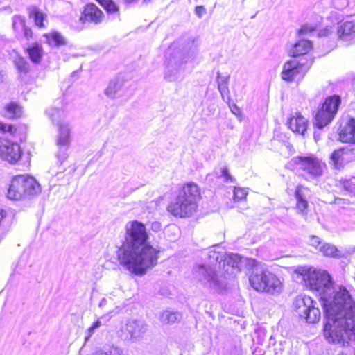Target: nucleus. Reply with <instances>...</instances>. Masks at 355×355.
Listing matches in <instances>:
<instances>
[{
  "label": "nucleus",
  "instance_id": "nucleus-10",
  "mask_svg": "<svg viewBox=\"0 0 355 355\" xmlns=\"http://www.w3.org/2000/svg\"><path fill=\"white\" fill-rule=\"evenodd\" d=\"M196 278L204 286L219 291L225 286V282L218 277L215 269L210 266L198 265L194 269Z\"/></svg>",
  "mask_w": 355,
  "mask_h": 355
},
{
  "label": "nucleus",
  "instance_id": "nucleus-41",
  "mask_svg": "<svg viewBox=\"0 0 355 355\" xmlns=\"http://www.w3.org/2000/svg\"><path fill=\"white\" fill-rule=\"evenodd\" d=\"M21 35H22L21 37L17 38V39L21 41L24 40V41L28 42L31 38H33V33L31 28L26 26L24 28V30L22 31Z\"/></svg>",
  "mask_w": 355,
  "mask_h": 355
},
{
  "label": "nucleus",
  "instance_id": "nucleus-32",
  "mask_svg": "<svg viewBox=\"0 0 355 355\" xmlns=\"http://www.w3.org/2000/svg\"><path fill=\"white\" fill-rule=\"evenodd\" d=\"M94 355H123V353L122 349L112 345L96 350Z\"/></svg>",
  "mask_w": 355,
  "mask_h": 355
},
{
  "label": "nucleus",
  "instance_id": "nucleus-22",
  "mask_svg": "<svg viewBox=\"0 0 355 355\" xmlns=\"http://www.w3.org/2000/svg\"><path fill=\"white\" fill-rule=\"evenodd\" d=\"M311 48L312 43L309 40H301L293 45L291 53L294 58H306L307 59H311L308 55V53Z\"/></svg>",
  "mask_w": 355,
  "mask_h": 355
},
{
  "label": "nucleus",
  "instance_id": "nucleus-5",
  "mask_svg": "<svg viewBox=\"0 0 355 355\" xmlns=\"http://www.w3.org/2000/svg\"><path fill=\"white\" fill-rule=\"evenodd\" d=\"M46 113L53 123L58 126L55 139L58 148L56 158L60 165H62L68 157V150L71 144V128L69 123L62 121L64 116V112L62 109L51 107L46 110Z\"/></svg>",
  "mask_w": 355,
  "mask_h": 355
},
{
  "label": "nucleus",
  "instance_id": "nucleus-52",
  "mask_svg": "<svg viewBox=\"0 0 355 355\" xmlns=\"http://www.w3.org/2000/svg\"><path fill=\"white\" fill-rule=\"evenodd\" d=\"M314 139L316 141L320 139V135L317 132L314 133Z\"/></svg>",
  "mask_w": 355,
  "mask_h": 355
},
{
  "label": "nucleus",
  "instance_id": "nucleus-31",
  "mask_svg": "<svg viewBox=\"0 0 355 355\" xmlns=\"http://www.w3.org/2000/svg\"><path fill=\"white\" fill-rule=\"evenodd\" d=\"M224 252H216L215 250H209L207 254L208 262L211 265L218 264V268H221Z\"/></svg>",
  "mask_w": 355,
  "mask_h": 355
},
{
  "label": "nucleus",
  "instance_id": "nucleus-6",
  "mask_svg": "<svg viewBox=\"0 0 355 355\" xmlns=\"http://www.w3.org/2000/svg\"><path fill=\"white\" fill-rule=\"evenodd\" d=\"M40 191V185L33 177L19 175L12 178L7 197L10 200H19L37 195Z\"/></svg>",
  "mask_w": 355,
  "mask_h": 355
},
{
  "label": "nucleus",
  "instance_id": "nucleus-56",
  "mask_svg": "<svg viewBox=\"0 0 355 355\" xmlns=\"http://www.w3.org/2000/svg\"><path fill=\"white\" fill-rule=\"evenodd\" d=\"M150 0H144V2L148 3Z\"/></svg>",
  "mask_w": 355,
  "mask_h": 355
},
{
  "label": "nucleus",
  "instance_id": "nucleus-37",
  "mask_svg": "<svg viewBox=\"0 0 355 355\" xmlns=\"http://www.w3.org/2000/svg\"><path fill=\"white\" fill-rule=\"evenodd\" d=\"M340 185L350 195L355 196V178L341 180Z\"/></svg>",
  "mask_w": 355,
  "mask_h": 355
},
{
  "label": "nucleus",
  "instance_id": "nucleus-3",
  "mask_svg": "<svg viewBox=\"0 0 355 355\" xmlns=\"http://www.w3.org/2000/svg\"><path fill=\"white\" fill-rule=\"evenodd\" d=\"M197 51L194 40L173 42L166 52L164 79L173 82L182 78L184 63L191 59Z\"/></svg>",
  "mask_w": 355,
  "mask_h": 355
},
{
  "label": "nucleus",
  "instance_id": "nucleus-13",
  "mask_svg": "<svg viewBox=\"0 0 355 355\" xmlns=\"http://www.w3.org/2000/svg\"><path fill=\"white\" fill-rule=\"evenodd\" d=\"M21 150L17 143L7 139L0 140V157L10 164L16 163L21 157Z\"/></svg>",
  "mask_w": 355,
  "mask_h": 355
},
{
  "label": "nucleus",
  "instance_id": "nucleus-7",
  "mask_svg": "<svg viewBox=\"0 0 355 355\" xmlns=\"http://www.w3.org/2000/svg\"><path fill=\"white\" fill-rule=\"evenodd\" d=\"M341 99L338 95L327 97L315 116V125L320 130L328 125L336 115Z\"/></svg>",
  "mask_w": 355,
  "mask_h": 355
},
{
  "label": "nucleus",
  "instance_id": "nucleus-39",
  "mask_svg": "<svg viewBox=\"0 0 355 355\" xmlns=\"http://www.w3.org/2000/svg\"><path fill=\"white\" fill-rule=\"evenodd\" d=\"M316 28H317V27L315 25L308 24H304V25L302 26V27L300 28V29L299 31V35H302L312 33L313 32L316 31Z\"/></svg>",
  "mask_w": 355,
  "mask_h": 355
},
{
  "label": "nucleus",
  "instance_id": "nucleus-20",
  "mask_svg": "<svg viewBox=\"0 0 355 355\" xmlns=\"http://www.w3.org/2000/svg\"><path fill=\"white\" fill-rule=\"evenodd\" d=\"M287 124L293 132L304 135L307 128L308 120L300 114L296 113L295 116H293L288 119Z\"/></svg>",
  "mask_w": 355,
  "mask_h": 355
},
{
  "label": "nucleus",
  "instance_id": "nucleus-24",
  "mask_svg": "<svg viewBox=\"0 0 355 355\" xmlns=\"http://www.w3.org/2000/svg\"><path fill=\"white\" fill-rule=\"evenodd\" d=\"M26 50L32 62L38 64L41 62L43 56V48L42 45L37 42H35L32 45L28 46Z\"/></svg>",
  "mask_w": 355,
  "mask_h": 355
},
{
  "label": "nucleus",
  "instance_id": "nucleus-12",
  "mask_svg": "<svg viewBox=\"0 0 355 355\" xmlns=\"http://www.w3.org/2000/svg\"><path fill=\"white\" fill-rule=\"evenodd\" d=\"M272 282L275 285L277 282V277L268 270L262 268H254L249 277L250 284L256 291H263L266 288V281Z\"/></svg>",
  "mask_w": 355,
  "mask_h": 355
},
{
  "label": "nucleus",
  "instance_id": "nucleus-17",
  "mask_svg": "<svg viewBox=\"0 0 355 355\" xmlns=\"http://www.w3.org/2000/svg\"><path fill=\"white\" fill-rule=\"evenodd\" d=\"M338 39L347 44L355 42V19L342 23L337 28Z\"/></svg>",
  "mask_w": 355,
  "mask_h": 355
},
{
  "label": "nucleus",
  "instance_id": "nucleus-46",
  "mask_svg": "<svg viewBox=\"0 0 355 355\" xmlns=\"http://www.w3.org/2000/svg\"><path fill=\"white\" fill-rule=\"evenodd\" d=\"M205 12L206 9L202 6H197L195 8V13L199 18H201Z\"/></svg>",
  "mask_w": 355,
  "mask_h": 355
},
{
  "label": "nucleus",
  "instance_id": "nucleus-16",
  "mask_svg": "<svg viewBox=\"0 0 355 355\" xmlns=\"http://www.w3.org/2000/svg\"><path fill=\"white\" fill-rule=\"evenodd\" d=\"M129 335V340L136 342L141 340L148 329L146 323L141 320H129L125 324V328Z\"/></svg>",
  "mask_w": 355,
  "mask_h": 355
},
{
  "label": "nucleus",
  "instance_id": "nucleus-51",
  "mask_svg": "<svg viewBox=\"0 0 355 355\" xmlns=\"http://www.w3.org/2000/svg\"><path fill=\"white\" fill-rule=\"evenodd\" d=\"M233 109H232V112L234 114H236L235 111L239 112V108L234 103L233 104Z\"/></svg>",
  "mask_w": 355,
  "mask_h": 355
},
{
  "label": "nucleus",
  "instance_id": "nucleus-58",
  "mask_svg": "<svg viewBox=\"0 0 355 355\" xmlns=\"http://www.w3.org/2000/svg\"><path fill=\"white\" fill-rule=\"evenodd\" d=\"M338 355H346V354H344V353H340V354H339Z\"/></svg>",
  "mask_w": 355,
  "mask_h": 355
},
{
  "label": "nucleus",
  "instance_id": "nucleus-30",
  "mask_svg": "<svg viewBox=\"0 0 355 355\" xmlns=\"http://www.w3.org/2000/svg\"><path fill=\"white\" fill-rule=\"evenodd\" d=\"M304 189L302 187H297L295 190V198L297 200V208L301 212H304L308 206V202L304 198L303 190Z\"/></svg>",
  "mask_w": 355,
  "mask_h": 355
},
{
  "label": "nucleus",
  "instance_id": "nucleus-55",
  "mask_svg": "<svg viewBox=\"0 0 355 355\" xmlns=\"http://www.w3.org/2000/svg\"><path fill=\"white\" fill-rule=\"evenodd\" d=\"M337 15V12H332L331 13V17H334L335 15Z\"/></svg>",
  "mask_w": 355,
  "mask_h": 355
},
{
  "label": "nucleus",
  "instance_id": "nucleus-48",
  "mask_svg": "<svg viewBox=\"0 0 355 355\" xmlns=\"http://www.w3.org/2000/svg\"><path fill=\"white\" fill-rule=\"evenodd\" d=\"M151 229L153 231L157 232L162 230V225L159 222L155 221L151 224Z\"/></svg>",
  "mask_w": 355,
  "mask_h": 355
},
{
  "label": "nucleus",
  "instance_id": "nucleus-47",
  "mask_svg": "<svg viewBox=\"0 0 355 355\" xmlns=\"http://www.w3.org/2000/svg\"><path fill=\"white\" fill-rule=\"evenodd\" d=\"M332 33L331 28H325L324 29L320 30L318 33V37H326L329 35V34Z\"/></svg>",
  "mask_w": 355,
  "mask_h": 355
},
{
  "label": "nucleus",
  "instance_id": "nucleus-42",
  "mask_svg": "<svg viewBox=\"0 0 355 355\" xmlns=\"http://www.w3.org/2000/svg\"><path fill=\"white\" fill-rule=\"evenodd\" d=\"M334 6L338 10H343L348 6L349 0H332Z\"/></svg>",
  "mask_w": 355,
  "mask_h": 355
},
{
  "label": "nucleus",
  "instance_id": "nucleus-26",
  "mask_svg": "<svg viewBox=\"0 0 355 355\" xmlns=\"http://www.w3.org/2000/svg\"><path fill=\"white\" fill-rule=\"evenodd\" d=\"M181 319L182 315L179 312L169 310L164 311L160 316V320L164 324H173Z\"/></svg>",
  "mask_w": 355,
  "mask_h": 355
},
{
  "label": "nucleus",
  "instance_id": "nucleus-53",
  "mask_svg": "<svg viewBox=\"0 0 355 355\" xmlns=\"http://www.w3.org/2000/svg\"><path fill=\"white\" fill-rule=\"evenodd\" d=\"M136 0H124V1L126 3H133L134 1H135Z\"/></svg>",
  "mask_w": 355,
  "mask_h": 355
},
{
  "label": "nucleus",
  "instance_id": "nucleus-54",
  "mask_svg": "<svg viewBox=\"0 0 355 355\" xmlns=\"http://www.w3.org/2000/svg\"><path fill=\"white\" fill-rule=\"evenodd\" d=\"M3 76L1 73V72H0V83L3 82Z\"/></svg>",
  "mask_w": 355,
  "mask_h": 355
},
{
  "label": "nucleus",
  "instance_id": "nucleus-2",
  "mask_svg": "<svg viewBox=\"0 0 355 355\" xmlns=\"http://www.w3.org/2000/svg\"><path fill=\"white\" fill-rule=\"evenodd\" d=\"M124 241L116 250L119 264L137 276H143L157 264L159 251L148 243L145 225L137 220L125 225Z\"/></svg>",
  "mask_w": 355,
  "mask_h": 355
},
{
  "label": "nucleus",
  "instance_id": "nucleus-33",
  "mask_svg": "<svg viewBox=\"0 0 355 355\" xmlns=\"http://www.w3.org/2000/svg\"><path fill=\"white\" fill-rule=\"evenodd\" d=\"M320 251L324 255L328 257H336L339 256V251L336 246L330 243H324L320 248Z\"/></svg>",
  "mask_w": 355,
  "mask_h": 355
},
{
  "label": "nucleus",
  "instance_id": "nucleus-38",
  "mask_svg": "<svg viewBox=\"0 0 355 355\" xmlns=\"http://www.w3.org/2000/svg\"><path fill=\"white\" fill-rule=\"evenodd\" d=\"M277 282L278 283H275V285H277V286H275V285H273V284H272V282L266 280V286H267L265 289H263V291H265V292H267L269 293H272V294L279 293L282 289V284H281L280 280L278 278H277Z\"/></svg>",
  "mask_w": 355,
  "mask_h": 355
},
{
  "label": "nucleus",
  "instance_id": "nucleus-27",
  "mask_svg": "<svg viewBox=\"0 0 355 355\" xmlns=\"http://www.w3.org/2000/svg\"><path fill=\"white\" fill-rule=\"evenodd\" d=\"M29 17L33 19L35 24L41 28L44 26V19L46 16L35 6H31L28 8Z\"/></svg>",
  "mask_w": 355,
  "mask_h": 355
},
{
  "label": "nucleus",
  "instance_id": "nucleus-15",
  "mask_svg": "<svg viewBox=\"0 0 355 355\" xmlns=\"http://www.w3.org/2000/svg\"><path fill=\"white\" fill-rule=\"evenodd\" d=\"M355 157V149L342 148L334 151L331 155V160L334 167L340 170Z\"/></svg>",
  "mask_w": 355,
  "mask_h": 355
},
{
  "label": "nucleus",
  "instance_id": "nucleus-57",
  "mask_svg": "<svg viewBox=\"0 0 355 355\" xmlns=\"http://www.w3.org/2000/svg\"><path fill=\"white\" fill-rule=\"evenodd\" d=\"M218 245H214L212 248H218Z\"/></svg>",
  "mask_w": 355,
  "mask_h": 355
},
{
  "label": "nucleus",
  "instance_id": "nucleus-19",
  "mask_svg": "<svg viewBox=\"0 0 355 355\" xmlns=\"http://www.w3.org/2000/svg\"><path fill=\"white\" fill-rule=\"evenodd\" d=\"M338 135L341 142L355 144V119L350 118L344 125H340Z\"/></svg>",
  "mask_w": 355,
  "mask_h": 355
},
{
  "label": "nucleus",
  "instance_id": "nucleus-14",
  "mask_svg": "<svg viewBox=\"0 0 355 355\" xmlns=\"http://www.w3.org/2000/svg\"><path fill=\"white\" fill-rule=\"evenodd\" d=\"M241 259L238 254L225 253L220 269L223 270L225 278L234 277L241 271Z\"/></svg>",
  "mask_w": 355,
  "mask_h": 355
},
{
  "label": "nucleus",
  "instance_id": "nucleus-34",
  "mask_svg": "<svg viewBox=\"0 0 355 355\" xmlns=\"http://www.w3.org/2000/svg\"><path fill=\"white\" fill-rule=\"evenodd\" d=\"M103 320H108V319L106 318V315H103L98 318L96 322H94L92 324V325L90 327L87 329L86 331V336L85 338V341H87L94 334L95 331L103 325Z\"/></svg>",
  "mask_w": 355,
  "mask_h": 355
},
{
  "label": "nucleus",
  "instance_id": "nucleus-8",
  "mask_svg": "<svg viewBox=\"0 0 355 355\" xmlns=\"http://www.w3.org/2000/svg\"><path fill=\"white\" fill-rule=\"evenodd\" d=\"M317 302L309 296H297L293 303L295 312L299 317L306 320V322L315 323L319 321L321 313Z\"/></svg>",
  "mask_w": 355,
  "mask_h": 355
},
{
  "label": "nucleus",
  "instance_id": "nucleus-1",
  "mask_svg": "<svg viewBox=\"0 0 355 355\" xmlns=\"http://www.w3.org/2000/svg\"><path fill=\"white\" fill-rule=\"evenodd\" d=\"M304 286L315 291L326 316L324 336L329 342L345 345L355 341V301L344 287L335 288L325 271L308 270L303 275Z\"/></svg>",
  "mask_w": 355,
  "mask_h": 355
},
{
  "label": "nucleus",
  "instance_id": "nucleus-35",
  "mask_svg": "<svg viewBox=\"0 0 355 355\" xmlns=\"http://www.w3.org/2000/svg\"><path fill=\"white\" fill-rule=\"evenodd\" d=\"M15 66L17 70L22 73H27L29 71V64L22 57L17 56L14 60Z\"/></svg>",
  "mask_w": 355,
  "mask_h": 355
},
{
  "label": "nucleus",
  "instance_id": "nucleus-29",
  "mask_svg": "<svg viewBox=\"0 0 355 355\" xmlns=\"http://www.w3.org/2000/svg\"><path fill=\"white\" fill-rule=\"evenodd\" d=\"M26 27L24 17L19 15H15L12 17V28L16 34L17 38H21L22 31Z\"/></svg>",
  "mask_w": 355,
  "mask_h": 355
},
{
  "label": "nucleus",
  "instance_id": "nucleus-4",
  "mask_svg": "<svg viewBox=\"0 0 355 355\" xmlns=\"http://www.w3.org/2000/svg\"><path fill=\"white\" fill-rule=\"evenodd\" d=\"M200 197L198 186L193 182L187 183L179 191L174 200L170 202L167 211L175 217H189L196 211Z\"/></svg>",
  "mask_w": 355,
  "mask_h": 355
},
{
  "label": "nucleus",
  "instance_id": "nucleus-18",
  "mask_svg": "<svg viewBox=\"0 0 355 355\" xmlns=\"http://www.w3.org/2000/svg\"><path fill=\"white\" fill-rule=\"evenodd\" d=\"M103 18V12L95 4L88 3L84 7L80 21L83 24L92 22L97 24L102 21Z\"/></svg>",
  "mask_w": 355,
  "mask_h": 355
},
{
  "label": "nucleus",
  "instance_id": "nucleus-50",
  "mask_svg": "<svg viewBox=\"0 0 355 355\" xmlns=\"http://www.w3.org/2000/svg\"><path fill=\"white\" fill-rule=\"evenodd\" d=\"M107 299L104 297V298L101 299V300L98 304V306L101 308H103L107 304Z\"/></svg>",
  "mask_w": 355,
  "mask_h": 355
},
{
  "label": "nucleus",
  "instance_id": "nucleus-45",
  "mask_svg": "<svg viewBox=\"0 0 355 355\" xmlns=\"http://www.w3.org/2000/svg\"><path fill=\"white\" fill-rule=\"evenodd\" d=\"M15 131V128L12 125H6L0 122V132H10L13 133Z\"/></svg>",
  "mask_w": 355,
  "mask_h": 355
},
{
  "label": "nucleus",
  "instance_id": "nucleus-23",
  "mask_svg": "<svg viewBox=\"0 0 355 355\" xmlns=\"http://www.w3.org/2000/svg\"><path fill=\"white\" fill-rule=\"evenodd\" d=\"M46 42L52 49H58L66 46L68 43L67 40L59 32L53 31L44 35Z\"/></svg>",
  "mask_w": 355,
  "mask_h": 355
},
{
  "label": "nucleus",
  "instance_id": "nucleus-36",
  "mask_svg": "<svg viewBox=\"0 0 355 355\" xmlns=\"http://www.w3.org/2000/svg\"><path fill=\"white\" fill-rule=\"evenodd\" d=\"M99 4L104 8L108 13H114L118 10L116 4L112 0H96Z\"/></svg>",
  "mask_w": 355,
  "mask_h": 355
},
{
  "label": "nucleus",
  "instance_id": "nucleus-28",
  "mask_svg": "<svg viewBox=\"0 0 355 355\" xmlns=\"http://www.w3.org/2000/svg\"><path fill=\"white\" fill-rule=\"evenodd\" d=\"M22 114V108L16 103H10L5 107L4 116L9 119L19 118Z\"/></svg>",
  "mask_w": 355,
  "mask_h": 355
},
{
  "label": "nucleus",
  "instance_id": "nucleus-21",
  "mask_svg": "<svg viewBox=\"0 0 355 355\" xmlns=\"http://www.w3.org/2000/svg\"><path fill=\"white\" fill-rule=\"evenodd\" d=\"M230 76H222L219 71L216 74L217 88L219 91L222 99L227 103L231 101L230 92L229 89V80Z\"/></svg>",
  "mask_w": 355,
  "mask_h": 355
},
{
  "label": "nucleus",
  "instance_id": "nucleus-11",
  "mask_svg": "<svg viewBox=\"0 0 355 355\" xmlns=\"http://www.w3.org/2000/svg\"><path fill=\"white\" fill-rule=\"evenodd\" d=\"M296 168L301 169L311 177H319L322 174V164L316 157L297 156L292 159Z\"/></svg>",
  "mask_w": 355,
  "mask_h": 355
},
{
  "label": "nucleus",
  "instance_id": "nucleus-9",
  "mask_svg": "<svg viewBox=\"0 0 355 355\" xmlns=\"http://www.w3.org/2000/svg\"><path fill=\"white\" fill-rule=\"evenodd\" d=\"M312 59H307L306 58H293L284 64L282 78L287 82L301 79L312 65Z\"/></svg>",
  "mask_w": 355,
  "mask_h": 355
},
{
  "label": "nucleus",
  "instance_id": "nucleus-44",
  "mask_svg": "<svg viewBox=\"0 0 355 355\" xmlns=\"http://www.w3.org/2000/svg\"><path fill=\"white\" fill-rule=\"evenodd\" d=\"M310 244L315 247L316 249H319L324 244L321 239L315 236H311L310 238Z\"/></svg>",
  "mask_w": 355,
  "mask_h": 355
},
{
  "label": "nucleus",
  "instance_id": "nucleus-49",
  "mask_svg": "<svg viewBox=\"0 0 355 355\" xmlns=\"http://www.w3.org/2000/svg\"><path fill=\"white\" fill-rule=\"evenodd\" d=\"M178 231V228L177 226L175 225H171V226H168L166 229V232H175Z\"/></svg>",
  "mask_w": 355,
  "mask_h": 355
},
{
  "label": "nucleus",
  "instance_id": "nucleus-43",
  "mask_svg": "<svg viewBox=\"0 0 355 355\" xmlns=\"http://www.w3.org/2000/svg\"><path fill=\"white\" fill-rule=\"evenodd\" d=\"M221 177L225 178V182H234V178L230 175L229 170L227 167H223L221 171Z\"/></svg>",
  "mask_w": 355,
  "mask_h": 355
},
{
  "label": "nucleus",
  "instance_id": "nucleus-25",
  "mask_svg": "<svg viewBox=\"0 0 355 355\" xmlns=\"http://www.w3.org/2000/svg\"><path fill=\"white\" fill-rule=\"evenodd\" d=\"M123 83L119 79L112 80L110 82L105 90V94L110 98H115L119 96V92L121 89Z\"/></svg>",
  "mask_w": 355,
  "mask_h": 355
},
{
  "label": "nucleus",
  "instance_id": "nucleus-40",
  "mask_svg": "<svg viewBox=\"0 0 355 355\" xmlns=\"http://www.w3.org/2000/svg\"><path fill=\"white\" fill-rule=\"evenodd\" d=\"M248 194V191L245 189L240 187H235L234 189V198L239 200H243L245 198Z\"/></svg>",
  "mask_w": 355,
  "mask_h": 355
}]
</instances>
